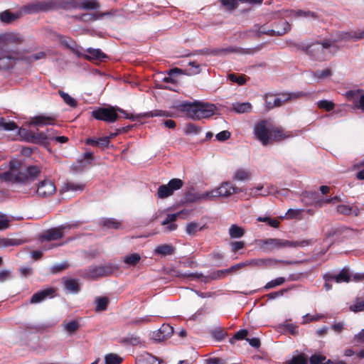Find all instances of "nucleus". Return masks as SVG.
<instances>
[{"instance_id":"f257e3e1","label":"nucleus","mask_w":364,"mask_h":364,"mask_svg":"<svg viewBox=\"0 0 364 364\" xmlns=\"http://www.w3.org/2000/svg\"><path fill=\"white\" fill-rule=\"evenodd\" d=\"M315 242L313 239L292 241L279 238H267L259 240V246L266 252H271L274 250L293 247H304Z\"/></svg>"},{"instance_id":"f03ea898","label":"nucleus","mask_w":364,"mask_h":364,"mask_svg":"<svg viewBox=\"0 0 364 364\" xmlns=\"http://www.w3.org/2000/svg\"><path fill=\"white\" fill-rule=\"evenodd\" d=\"M178 109L186 112L188 117L196 120L208 118L213 116L215 111L214 105L200 102H183L178 106Z\"/></svg>"},{"instance_id":"7ed1b4c3","label":"nucleus","mask_w":364,"mask_h":364,"mask_svg":"<svg viewBox=\"0 0 364 364\" xmlns=\"http://www.w3.org/2000/svg\"><path fill=\"white\" fill-rule=\"evenodd\" d=\"M40 173L41 168L39 166H28L21 167L18 170L16 168L14 164H11L10 171L4 173L1 178L4 181L14 180L16 182L28 183L38 177Z\"/></svg>"},{"instance_id":"20e7f679","label":"nucleus","mask_w":364,"mask_h":364,"mask_svg":"<svg viewBox=\"0 0 364 364\" xmlns=\"http://www.w3.org/2000/svg\"><path fill=\"white\" fill-rule=\"evenodd\" d=\"M254 134L264 146L272 141H280L286 137L282 130L269 127L266 121H261L255 124Z\"/></svg>"},{"instance_id":"39448f33","label":"nucleus","mask_w":364,"mask_h":364,"mask_svg":"<svg viewBox=\"0 0 364 364\" xmlns=\"http://www.w3.org/2000/svg\"><path fill=\"white\" fill-rule=\"evenodd\" d=\"M261 49V46H257L256 48H236L232 46H228L226 48H205L203 49L199 50L196 51V54H202L212 56H225L228 54H231L233 53H237L244 55H252L255 53L259 51Z\"/></svg>"},{"instance_id":"423d86ee","label":"nucleus","mask_w":364,"mask_h":364,"mask_svg":"<svg viewBox=\"0 0 364 364\" xmlns=\"http://www.w3.org/2000/svg\"><path fill=\"white\" fill-rule=\"evenodd\" d=\"M306 94L304 92L282 93L279 95L266 94L264 100L267 109L282 106L284 102L305 97Z\"/></svg>"},{"instance_id":"0eeeda50","label":"nucleus","mask_w":364,"mask_h":364,"mask_svg":"<svg viewBox=\"0 0 364 364\" xmlns=\"http://www.w3.org/2000/svg\"><path fill=\"white\" fill-rule=\"evenodd\" d=\"M60 6V0H43L36 1L28 4L21 8L23 14H32L43 11L57 9Z\"/></svg>"},{"instance_id":"6e6552de","label":"nucleus","mask_w":364,"mask_h":364,"mask_svg":"<svg viewBox=\"0 0 364 364\" xmlns=\"http://www.w3.org/2000/svg\"><path fill=\"white\" fill-rule=\"evenodd\" d=\"M332 43L329 41H324L321 43H314L307 46L305 49V53L310 56L311 58L323 61L327 58V53L326 50L332 46Z\"/></svg>"},{"instance_id":"1a4fd4ad","label":"nucleus","mask_w":364,"mask_h":364,"mask_svg":"<svg viewBox=\"0 0 364 364\" xmlns=\"http://www.w3.org/2000/svg\"><path fill=\"white\" fill-rule=\"evenodd\" d=\"M117 111L123 114H126L125 111L122 109H116L113 107H110L108 108L99 107L92 111V116L97 120H102L107 123H112L117 121L119 118V115L117 112Z\"/></svg>"},{"instance_id":"9d476101","label":"nucleus","mask_w":364,"mask_h":364,"mask_svg":"<svg viewBox=\"0 0 364 364\" xmlns=\"http://www.w3.org/2000/svg\"><path fill=\"white\" fill-rule=\"evenodd\" d=\"M280 24L282 26V28L280 29H267L264 28V26H259L256 25L250 31V32L257 37L259 38L262 34H266L270 36H282L291 30V25L288 21L285 20H281Z\"/></svg>"},{"instance_id":"9b49d317","label":"nucleus","mask_w":364,"mask_h":364,"mask_svg":"<svg viewBox=\"0 0 364 364\" xmlns=\"http://www.w3.org/2000/svg\"><path fill=\"white\" fill-rule=\"evenodd\" d=\"M114 269V267L109 264L99 266H90L85 270L82 276L85 279H97L99 277L110 275L113 272Z\"/></svg>"},{"instance_id":"f8f14e48","label":"nucleus","mask_w":364,"mask_h":364,"mask_svg":"<svg viewBox=\"0 0 364 364\" xmlns=\"http://www.w3.org/2000/svg\"><path fill=\"white\" fill-rule=\"evenodd\" d=\"M301 262L300 261H289V260H282V259H276L271 257L267 258H261V259H252L248 261V264L260 267V268H269L277 266L279 264H282L283 265H289V264H300Z\"/></svg>"},{"instance_id":"ddd939ff","label":"nucleus","mask_w":364,"mask_h":364,"mask_svg":"<svg viewBox=\"0 0 364 364\" xmlns=\"http://www.w3.org/2000/svg\"><path fill=\"white\" fill-rule=\"evenodd\" d=\"M242 188L235 187L230 182H224L220 187L210 191L211 200L217 197H229L233 193H238L242 191Z\"/></svg>"},{"instance_id":"4468645a","label":"nucleus","mask_w":364,"mask_h":364,"mask_svg":"<svg viewBox=\"0 0 364 364\" xmlns=\"http://www.w3.org/2000/svg\"><path fill=\"white\" fill-rule=\"evenodd\" d=\"M228 272L225 270H218L211 273L208 276H203L201 273H185L181 274L182 277L190 278L191 280L200 279L202 282L207 283L210 280L221 279Z\"/></svg>"},{"instance_id":"2eb2a0df","label":"nucleus","mask_w":364,"mask_h":364,"mask_svg":"<svg viewBox=\"0 0 364 364\" xmlns=\"http://www.w3.org/2000/svg\"><path fill=\"white\" fill-rule=\"evenodd\" d=\"M20 50H8L6 54L0 57V70H8L12 68L16 60H21Z\"/></svg>"},{"instance_id":"dca6fc26","label":"nucleus","mask_w":364,"mask_h":364,"mask_svg":"<svg viewBox=\"0 0 364 364\" xmlns=\"http://www.w3.org/2000/svg\"><path fill=\"white\" fill-rule=\"evenodd\" d=\"M56 191L54 183L48 179L41 181L36 186V194L39 197L46 198L55 193Z\"/></svg>"},{"instance_id":"f3484780","label":"nucleus","mask_w":364,"mask_h":364,"mask_svg":"<svg viewBox=\"0 0 364 364\" xmlns=\"http://www.w3.org/2000/svg\"><path fill=\"white\" fill-rule=\"evenodd\" d=\"M173 333V328L169 324H163L159 329L152 333V338L156 341H163L170 338Z\"/></svg>"},{"instance_id":"a211bd4d","label":"nucleus","mask_w":364,"mask_h":364,"mask_svg":"<svg viewBox=\"0 0 364 364\" xmlns=\"http://www.w3.org/2000/svg\"><path fill=\"white\" fill-rule=\"evenodd\" d=\"M55 290L53 288H48L35 293L30 299V304H38L48 297H53Z\"/></svg>"},{"instance_id":"6ab92c4d","label":"nucleus","mask_w":364,"mask_h":364,"mask_svg":"<svg viewBox=\"0 0 364 364\" xmlns=\"http://www.w3.org/2000/svg\"><path fill=\"white\" fill-rule=\"evenodd\" d=\"M186 200L189 203H195L202 200H211L210 193V191H205L203 193L188 191L186 194Z\"/></svg>"},{"instance_id":"aec40b11","label":"nucleus","mask_w":364,"mask_h":364,"mask_svg":"<svg viewBox=\"0 0 364 364\" xmlns=\"http://www.w3.org/2000/svg\"><path fill=\"white\" fill-rule=\"evenodd\" d=\"M56 117L53 115H38L33 117L31 120V124L36 126H45L55 124Z\"/></svg>"},{"instance_id":"412c9836","label":"nucleus","mask_w":364,"mask_h":364,"mask_svg":"<svg viewBox=\"0 0 364 364\" xmlns=\"http://www.w3.org/2000/svg\"><path fill=\"white\" fill-rule=\"evenodd\" d=\"M86 54L83 56L89 60H99L102 61L104 59L107 58V55L104 53L100 49L89 48L86 50Z\"/></svg>"},{"instance_id":"4be33fe9","label":"nucleus","mask_w":364,"mask_h":364,"mask_svg":"<svg viewBox=\"0 0 364 364\" xmlns=\"http://www.w3.org/2000/svg\"><path fill=\"white\" fill-rule=\"evenodd\" d=\"M59 41L60 43L67 48L70 49L73 53L77 55L78 57L82 56L83 55L79 51V47L76 42L72 38L63 36H59Z\"/></svg>"},{"instance_id":"5701e85b","label":"nucleus","mask_w":364,"mask_h":364,"mask_svg":"<svg viewBox=\"0 0 364 364\" xmlns=\"http://www.w3.org/2000/svg\"><path fill=\"white\" fill-rule=\"evenodd\" d=\"M63 226L52 228L47 230L43 235V238L48 241L57 240L63 237Z\"/></svg>"},{"instance_id":"b1692460","label":"nucleus","mask_w":364,"mask_h":364,"mask_svg":"<svg viewBox=\"0 0 364 364\" xmlns=\"http://www.w3.org/2000/svg\"><path fill=\"white\" fill-rule=\"evenodd\" d=\"M52 131H48L47 132H38L35 133L32 131H31L28 133V135L31 138V141L33 143H41L43 142L46 140L52 139Z\"/></svg>"},{"instance_id":"393cba45","label":"nucleus","mask_w":364,"mask_h":364,"mask_svg":"<svg viewBox=\"0 0 364 364\" xmlns=\"http://www.w3.org/2000/svg\"><path fill=\"white\" fill-rule=\"evenodd\" d=\"M326 280H333L337 283L349 282L350 281V275L348 269L343 268L339 274L336 275H328Z\"/></svg>"},{"instance_id":"a878e982","label":"nucleus","mask_w":364,"mask_h":364,"mask_svg":"<svg viewBox=\"0 0 364 364\" xmlns=\"http://www.w3.org/2000/svg\"><path fill=\"white\" fill-rule=\"evenodd\" d=\"M63 280L64 287L68 291L74 294L80 291V287L77 279L63 277Z\"/></svg>"},{"instance_id":"bb28decb","label":"nucleus","mask_w":364,"mask_h":364,"mask_svg":"<svg viewBox=\"0 0 364 364\" xmlns=\"http://www.w3.org/2000/svg\"><path fill=\"white\" fill-rule=\"evenodd\" d=\"M22 15H23V13H21V9L18 13H12L6 10L0 14V20L2 22L10 23L20 18Z\"/></svg>"},{"instance_id":"cd10ccee","label":"nucleus","mask_w":364,"mask_h":364,"mask_svg":"<svg viewBox=\"0 0 364 364\" xmlns=\"http://www.w3.org/2000/svg\"><path fill=\"white\" fill-rule=\"evenodd\" d=\"M85 144L93 146H97L104 149L108 147L109 142V139L106 136H104L98 139L88 138L86 140Z\"/></svg>"},{"instance_id":"c85d7f7f","label":"nucleus","mask_w":364,"mask_h":364,"mask_svg":"<svg viewBox=\"0 0 364 364\" xmlns=\"http://www.w3.org/2000/svg\"><path fill=\"white\" fill-rule=\"evenodd\" d=\"M252 106L250 102H235L232 104L231 109L238 114L251 112Z\"/></svg>"},{"instance_id":"c756f323","label":"nucleus","mask_w":364,"mask_h":364,"mask_svg":"<svg viewBox=\"0 0 364 364\" xmlns=\"http://www.w3.org/2000/svg\"><path fill=\"white\" fill-rule=\"evenodd\" d=\"M341 40H359L364 38V28L363 30L353 31L340 34Z\"/></svg>"},{"instance_id":"7c9ffc66","label":"nucleus","mask_w":364,"mask_h":364,"mask_svg":"<svg viewBox=\"0 0 364 364\" xmlns=\"http://www.w3.org/2000/svg\"><path fill=\"white\" fill-rule=\"evenodd\" d=\"M85 188L84 184L76 183L74 182H67L60 189V193H63L68 191H82Z\"/></svg>"},{"instance_id":"2f4dec72","label":"nucleus","mask_w":364,"mask_h":364,"mask_svg":"<svg viewBox=\"0 0 364 364\" xmlns=\"http://www.w3.org/2000/svg\"><path fill=\"white\" fill-rule=\"evenodd\" d=\"M20 58L21 60L25 61L27 63H32L36 60H41L46 57V53L44 52H38L32 55H26L23 52L20 50Z\"/></svg>"},{"instance_id":"473e14b6","label":"nucleus","mask_w":364,"mask_h":364,"mask_svg":"<svg viewBox=\"0 0 364 364\" xmlns=\"http://www.w3.org/2000/svg\"><path fill=\"white\" fill-rule=\"evenodd\" d=\"M136 364H159L157 358L149 353H144L136 358Z\"/></svg>"},{"instance_id":"72a5a7b5","label":"nucleus","mask_w":364,"mask_h":364,"mask_svg":"<svg viewBox=\"0 0 364 364\" xmlns=\"http://www.w3.org/2000/svg\"><path fill=\"white\" fill-rule=\"evenodd\" d=\"M363 93V90H353L346 92V97L349 101H351L353 103L354 107L355 108V104H358V101L360 100V98Z\"/></svg>"},{"instance_id":"f704fd0d","label":"nucleus","mask_w":364,"mask_h":364,"mask_svg":"<svg viewBox=\"0 0 364 364\" xmlns=\"http://www.w3.org/2000/svg\"><path fill=\"white\" fill-rule=\"evenodd\" d=\"M173 247H172V245L168 244L159 245L154 250V253L156 255L162 256L171 255L173 254Z\"/></svg>"},{"instance_id":"c9c22d12","label":"nucleus","mask_w":364,"mask_h":364,"mask_svg":"<svg viewBox=\"0 0 364 364\" xmlns=\"http://www.w3.org/2000/svg\"><path fill=\"white\" fill-rule=\"evenodd\" d=\"M100 6L96 0H80L79 9L85 10L97 9Z\"/></svg>"},{"instance_id":"e433bc0d","label":"nucleus","mask_w":364,"mask_h":364,"mask_svg":"<svg viewBox=\"0 0 364 364\" xmlns=\"http://www.w3.org/2000/svg\"><path fill=\"white\" fill-rule=\"evenodd\" d=\"M250 178V173L247 169L238 168L233 175V180L235 181H247Z\"/></svg>"},{"instance_id":"4c0bfd02","label":"nucleus","mask_w":364,"mask_h":364,"mask_svg":"<svg viewBox=\"0 0 364 364\" xmlns=\"http://www.w3.org/2000/svg\"><path fill=\"white\" fill-rule=\"evenodd\" d=\"M245 230L235 225H232L229 228V235L231 238H240L245 235Z\"/></svg>"},{"instance_id":"58836bf2","label":"nucleus","mask_w":364,"mask_h":364,"mask_svg":"<svg viewBox=\"0 0 364 364\" xmlns=\"http://www.w3.org/2000/svg\"><path fill=\"white\" fill-rule=\"evenodd\" d=\"M101 225L103 226V227H105L108 229L109 228H112V229H114V230H118L121 228L122 226V224L120 222L116 220L115 219H113V218H105V219H103L101 222H100Z\"/></svg>"},{"instance_id":"ea45409f","label":"nucleus","mask_w":364,"mask_h":364,"mask_svg":"<svg viewBox=\"0 0 364 364\" xmlns=\"http://www.w3.org/2000/svg\"><path fill=\"white\" fill-rule=\"evenodd\" d=\"M291 13L294 14L296 17H304L306 18L311 19H317L318 16L316 13L311 11H304V10H297V11H291Z\"/></svg>"},{"instance_id":"a19ab883","label":"nucleus","mask_w":364,"mask_h":364,"mask_svg":"<svg viewBox=\"0 0 364 364\" xmlns=\"http://www.w3.org/2000/svg\"><path fill=\"white\" fill-rule=\"evenodd\" d=\"M4 41L7 43H21L23 40L19 34L9 33L4 36Z\"/></svg>"},{"instance_id":"79ce46f5","label":"nucleus","mask_w":364,"mask_h":364,"mask_svg":"<svg viewBox=\"0 0 364 364\" xmlns=\"http://www.w3.org/2000/svg\"><path fill=\"white\" fill-rule=\"evenodd\" d=\"M95 303H96L95 311H103L107 309V306L109 304V299L107 297H105V296L97 297L95 300Z\"/></svg>"},{"instance_id":"37998d69","label":"nucleus","mask_w":364,"mask_h":364,"mask_svg":"<svg viewBox=\"0 0 364 364\" xmlns=\"http://www.w3.org/2000/svg\"><path fill=\"white\" fill-rule=\"evenodd\" d=\"M107 13H100L98 14H83L80 15V21L83 22H90V21H94L97 19L102 18L107 15Z\"/></svg>"},{"instance_id":"c03bdc74","label":"nucleus","mask_w":364,"mask_h":364,"mask_svg":"<svg viewBox=\"0 0 364 364\" xmlns=\"http://www.w3.org/2000/svg\"><path fill=\"white\" fill-rule=\"evenodd\" d=\"M172 195V191H171L167 184L160 186L156 193L157 197L161 199L168 198Z\"/></svg>"},{"instance_id":"a18cd8bd","label":"nucleus","mask_w":364,"mask_h":364,"mask_svg":"<svg viewBox=\"0 0 364 364\" xmlns=\"http://www.w3.org/2000/svg\"><path fill=\"white\" fill-rule=\"evenodd\" d=\"M141 259V256L138 253H134L127 255L124 258V262L129 266H135Z\"/></svg>"},{"instance_id":"49530a36","label":"nucleus","mask_w":364,"mask_h":364,"mask_svg":"<svg viewBox=\"0 0 364 364\" xmlns=\"http://www.w3.org/2000/svg\"><path fill=\"white\" fill-rule=\"evenodd\" d=\"M80 7V0H66L60 1V6L57 9H77Z\"/></svg>"},{"instance_id":"de8ad7c7","label":"nucleus","mask_w":364,"mask_h":364,"mask_svg":"<svg viewBox=\"0 0 364 364\" xmlns=\"http://www.w3.org/2000/svg\"><path fill=\"white\" fill-rule=\"evenodd\" d=\"M183 184L184 183L181 179L173 178L168 181L167 185L168 186L171 191H172V193L173 194V192L175 191L181 189L183 187Z\"/></svg>"},{"instance_id":"09e8293b","label":"nucleus","mask_w":364,"mask_h":364,"mask_svg":"<svg viewBox=\"0 0 364 364\" xmlns=\"http://www.w3.org/2000/svg\"><path fill=\"white\" fill-rule=\"evenodd\" d=\"M205 226L199 227L197 223L191 222L186 225V232L189 235H194L198 231H200Z\"/></svg>"},{"instance_id":"8fccbe9b","label":"nucleus","mask_w":364,"mask_h":364,"mask_svg":"<svg viewBox=\"0 0 364 364\" xmlns=\"http://www.w3.org/2000/svg\"><path fill=\"white\" fill-rule=\"evenodd\" d=\"M58 94L63 99L64 102L69 106L72 107H75L77 106V101L71 96H70L68 93H65L62 90H59Z\"/></svg>"},{"instance_id":"3c124183","label":"nucleus","mask_w":364,"mask_h":364,"mask_svg":"<svg viewBox=\"0 0 364 364\" xmlns=\"http://www.w3.org/2000/svg\"><path fill=\"white\" fill-rule=\"evenodd\" d=\"M63 327L69 333H74L80 328V323L77 321H71L68 323H63Z\"/></svg>"},{"instance_id":"603ef678","label":"nucleus","mask_w":364,"mask_h":364,"mask_svg":"<svg viewBox=\"0 0 364 364\" xmlns=\"http://www.w3.org/2000/svg\"><path fill=\"white\" fill-rule=\"evenodd\" d=\"M17 125L14 122H6L4 118H0V128L6 131H12L17 129Z\"/></svg>"},{"instance_id":"864d4df0","label":"nucleus","mask_w":364,"mask_h":364,"mask_svg":"<svg viewBox=\"0 0 364 364\" xmlns=\"http://www.w3.org/2000/svg\"><path fill=\"white\" fill-rule=\"evenodd\" d=\"M68 267L69 264L67 262L56 264L50 267V272L53 274H58L62 272L63 270L68 269Z\"/></svg>"},{"instance_id":"5fc2aeb1","label":"nucleus","mask_w":364,"mask_h":364,"mask_svg":"<svg viewBox=\"0 0 364 364\" xmlns=\"http://www.w3.org/2000/svg\"><path fill=\"white\" fill-rule=\"evenodd\" d=\"M122 358L117 355L114 353H109L105 356L106 364H120Z\"/></svg>"},{"instance_id":"6e6d98bb","label":"nucleus","mask_w":364,"mask_h":364,"mask_svg":"<svg viewBox=\"0 0 364 364\" xmlns=\"http://www.w3.org/2000/svg\"><path fill=\"white\" fill-rule=\"evenodd\" d=\"M285 278L284 277H278L274 280H272L266 284L264 286L265 289H269L274 288L277 286L282 285L284 283Z\"/></svg>"},{"instance_id":"4d7b16f0","label":"nucleus","mask_w":364,"mask_h":364,"mask_svg":"<svg viewBox=\"0 0 364 364\" xmlns=\"http://www.w3.org/2000/svg\"><path fill=\"white\" fill-rule=\"evenodd\" d=\"M228 79L232 82H236L239 85H243L246 82V79L242 75H237L236 74L231 73L228 75Z\"/></svg>"},{"instance_id":"13d9d810","label":"nucleus","mask_w":364,"mask_h":364,"mask_svg":"<svg viewBox=\"0 0 364 364\" xmlns=\"http://www.w3.org/2000/svg\"><path fill=\"white\" fill-rule=\"evenodd\" d=\"M318 107L321 109H324L326 111H331L334 109L335 105L331 101L323 100L318 102Z\"/></svg>"},{"instance_id":"bf43d9fd","label":"nucleus","mask_w":364,"mask_h":364,"mask_svg":"<svg viewBox=\"0 0 364 364\" xmlns=\"http://www.w3.org/2000/svg\"><path fill=\"white\" fill-rule=\"evenodd\" d=\"M124 342L132 346H137L141 343V339L137 336L129 335L124 338Z\"/></svg>"},{"instance_id":"052dcab7","label":"nucleus","mask_w":364,"mask_h":364,"mask_svg":"<svg viewBox=\"0 0 364 364\" xmlns=\"http://www.w3.org/2000/svg\"><path fill=\"white\" fill-rule=\"evenodd\" d=\"M331 70L330 68H326L323 70H317L314 73V76L318 79H324L330 75H331Z\"/></svg>"},{"instance_id":"680f3d73","label":"nucleus","mask_w":364,"mask_h":364,"mask_svg":"<svg viewBox=\"0 0 364 364\" xmlns=\"http://www.w3.org/2000/svg\"><path fill=\"white\" fill-rule=\"evenodd\" d=\"M257 220L259 222H265L267 223L271 227L278 228L279 225V222L276 219H272L269 217H259Z\"/></svg>"},{"instance_id":"e2e57ef3","label":"nucleus","mask_w":364,"mask_h":364,"mask_svg":"<svg viewBox=\"0 0 364 364\" xmlns=\"http://www.w3.org/2000/svg\"><path fill=\"white\" fill-rule=\"evenodd\" d=\"M11 220L6 215L0 213V230H4L9 227Z\"/></svg>"},{"instance_id":"0e129e2a","label":"nucleus","mask_w":364,"mask_h":364,"mask_svg":"<svg viewBox=\"0 0 364 364\" xmlns=\"http://www.w3.org/2000/svg\"><path fill=\"white\" fill-rule=\"evenodd\" d=\"M200 129L194 124L189 123L186 126V133L187 134H197L200 132Z\"/></svg>"},{"instance_id":"69168bd1","label":"nucleus","mask_w":364,"mask_h":364,"mask_svg":"<svg viewBox=\"0 0 364 364\" xmlns=\"http://www.w3.org/2000/svg\"><path fill=\"white\" fill-rule=\"evenodd\" d=\"M326 360V357L320 354L312 355L309 358L311 364H321L322 362Z\"/></svg>"},{"instance_id":"338daca9","label":"nucleus","mask_w":364,"mask_h":364,"mask_svg":"<svg viewBox=\"0 0 364 364\" xmlns=\"http://www.w3.org/2000/svg\"><path fill=\"white\" fill-rule=\"evenodd\" d=\"M336 209L338 213L345 215H351L352 213V207L346 205H339L337 206Z\"/></svg>"},{"instance_id":"774afa93","label":"nucleus","mask_w":364,"mask_h":364,"mask_svg":"<svg viewBox=\"0 0 364 364\" xmlns=\"http://www.w3.org/2000/svg\"><path fill=\"white\" fill-rule=\"evenodd\" d=\"M287 364H308L307 360L303 355L293 357Z\"/></svg>"}]
</instances>
